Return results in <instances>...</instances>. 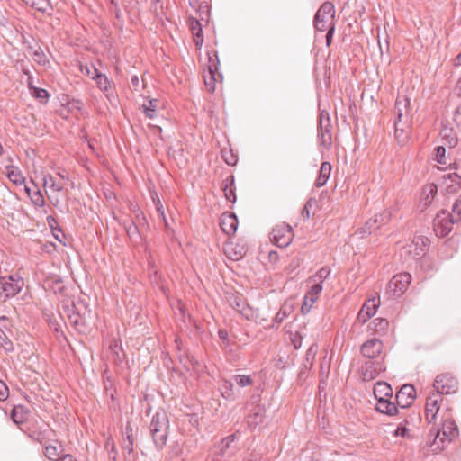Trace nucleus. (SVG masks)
I'll list each match as a JSON object with an SVG mask.
<instances>
[{"mask_svg":"<svg viewBox=\"0 0 461 461\" xmlns=\"http://www.w3.org/2000/svg\"><path fill=\"white\" fill-rule=\"evenodd\" d=\"M459 434L457 425L452 417L451 409L447 408L442 414L440 429H432L430 435L433 436L431 447L433 450H441L446 442H451Z\"/></svg>","mask_w":461,"mask_h":461,"instance_id":"obj_1","label":"nucleus"},{"mask_svg":"<svg viewBox=\"0 0 461 461\" xmlns=\"http://www.w3.org/2000/svg\"><path fill=\"white\" fill-rule=\"evenodd\" d=\"M169 422L167 413L158 411L152 418L149 433L156 447H162L166 445Z\"/></svg>","mask_w":461,"mask_h":461,"instance_id":"obj_2","label":"nucleus"},{"mask_svg":"<svg viewBox=\"0 0 461 461\" xmlns=\"http://www.w3.org/2000/svg\"><path fill=\"white\" fill-rule=\"evenodd\" d=\"M457 390L458 381L453 375L445 373L436 376L432 393H438L443 397V395L456 393Z\"/></svg>","mask_w":461,"mask_h":461,"instance_id":"obj_3","label":"nucleus"},{"mask_svg":"<svg viewBox=\"0 0 461 461\" xmlns=\"http://www.w3.org/2000/svg\"><path fill=\"white\" fill-rule=\"evenodd\" d=\"M234 435L221 439L213 448L212 453V461H230L236 453V447L233 445Z\"/></svg>","mask_w":461,"mask_h":461,"instance_id":"obj_4","label":"nucleus"},{"mask_svg":"<svg viewBox=\"0 0 461 461\" xmlns=\"http://www.w3.org/2000/svg\"><path fill=\"white\" fill-rule=\"evenodd\" d=\"M411 282V276L407 272L394 275L386 287V294L392 297H399L405 293Z\"/></svg>","mask_w":461,"mask_h":461,"instance_id":"obj_5","label":"nucleus"},{"mask_svg":"<svg viewBox=\"0 0 461 461\" xmlns=\"http://www.w3.org/2000/svg\"><path fill=\"white\" fill-rule=\"evenodd\" d=\"M331 122L329 113L321 111L319 115V131L318 138L320 144L325 149H330L332 144Z\"/></svg>","mask_w":461,"mask_h":461,"instance_id":"obj_6","label":"nucleus"},{"mask_svg":"<svg viewBox=\"0 0 461 461\" xmlns=\"http://www.w3.org/2000/svg\"><path fill=\"white\" fill-rule=\"evenodd\" d=\"M272 240L281 248L287 247L294 239L292 227L285 222L276 225L272 230Z\"/></svg>","mask_w":461,"mask_h":461,"instance_id":"obj_7","label":"nucleus"},{"mask_svg":"<svg viewBox=\"0 0 461 461\" xmlns=\"http://www.w3.org/2000/svg\"><path fill=\"white\" fill-rule=\"evenodd\" d=\"M24 285V282L20 277L13 276L0 277V288L5 293V297H14L19 294Z\"/></svg>","mask_w":461,"mask_h":461,"instance_id":"obj_8","label":"nucleus"},{"mask_svg":"<svg viewBox=\"0 0 461 461\" xmlns=\"http://www.w3.org/2000/svg\"><path fill=\"white\" fill-rule=\"evenodd\" d=\"M214 58L209 55V65L207 73L203 76L204 84L207 90L211 93L214 92L215 85L218 77H221V75L218 73L219 59L217 54H213Z\"/></svg>","mask_w":461,"mask_h":461,"instance_id":"obj_9","label":"nucleus"},{"mask_svg":"<svg viewBox=\"0 0 461 461\" xmlns=\"http://www.w3.org/2000/svg\"><path fill=\"white\" fill-rule=\"evenodd\" d=\"M442 401L443 397L438 393L430 392L428 395L425 405V419L429 423L436 420Z\"/></svg>","mask_w":461,"mask_h":461,"instance_id":"obj_10","label":"nucleus"},{"mask_svg":"<svg viewBox=\"0 0 461 461\" xmlns=\"http://www.w3.org/2000/svg\"><path fill=\"white\" fill-rule=\"evenodd\" d=\"M456 223L447 212L441 211L434 219V230L438 236L445 237L449 234Z\"/></svg>","mask_w":461,"mask_h":461,"instance_id":"obj_11","label":"nucleus"},{"mask_svg":"<svg viewBox=\"0 0 461 461\" xmlns=\"http://www.w3.org/2000/svg\"><path fill=\"white\" fill-rule=\"evenodd\" d=\"M384 370L385 366L384 362L366 361L361 366L359 374L361 379L367 382L374 380L380 372Z\"/></svg>","mask_w":461,"mask_h":461,"instance_id":"obj_12","label":"nucleus"},{"mask_svg":"<svg viewBox=\"0 0 461 461\" xmlns=\"http://www.w3.org/2000/svg\"><path fill=\"white\" fill-rule=\"evenodd\" d=\"M147 99H149V104H146V117L163 121L165 119L164 101L158 98H151L150 96H146Z\"/></svg>","mask_w":461,"mask_h":461,"instance_id":"obj_13","label":"nucleus"},{"mask_svg":"<svg viewBox=\"0 0 461 461\" xmlns=\"http://www.w3.org/2000/svg\"><path fill=\"white\" fill-rule=\"evenodd\" d=\"M428 246L429 240L427 238L418 237L411 243L406 245L403 251L406 254L412 255V258L417 259L425 255Z\"/></svg>","mask_w":461,"mask_h":461,"instance_id":"obj_14","label":"nucleus"},{"mask_svg":"<svg viewBox=\"0 0 461 461\" xmlns=\"http://www.w3.org/2000/svg\"><path fill=\"white\" fill-rule=\"evenodd\" d=\"M416 397V389L411 384H404L396 393L397 404L405 409L409 407Z\"/></svg>","mask_w":461,"mask_h":461,"instance_id":"obj_15","label":"nucleus"},{"mask_svg":"<svg viewBox=\"0 0 461 461\" xmlns=\"http://www.w3.org/2000/svg\"><path fill=\"white\" fill-rule=\"evenodd\" d=\"M230 305L235 309L240 314L249 320L253 318V309L246 303L244 298L240 294H232L229 298Z\"/></svg>","mask_w":461,"mask_h":461,"instance_id":"obj_16","label":"nucleus"},{"mask_svg":"<svg viewBox=\"0 0 461 461\" xmlns=\"http://www.w3.org/2000/svg\"><path fill=\"white\" fill-rule=\"evenodd\" d=\"M81 303H77V306L71 303L68 305L63 306V314H65L70 324L79 330L80 326L84 325V316L79 313V306ZM84 305V303H82Z\"/></svg>","mask_w":461,"mask_h":461,"instance_id":"obj_17","label":"nucleus"},{"mask_svg":"<svg viewBox=\"0 0 461 461\" xmlns=\"http://www.w3.org/2000/svg\"><path fill=\"white\" fill-rule=\"evenodd\" d=\"M384 348L383 342L377 339H371L366 340L361 346V354L369 359L378 357Z\"/></svg>","mask_w":461,"mask_h":461,"instance_id":"obj_18","label":"nucleus"},{"mask_svg":"<svg viewBox=\"0 0 461 461\" xmlns=\"http://www.w3.org/2000/svg\"><path fill=\"white\" fill-rule=\"evenodd\" d=\"M238 219L233 212H226L221 216V229L227 235H232L238 228Z\"/></svg>","mask_w":461,"mask_h":461,"instance_id":"obj_19","label":"nucleus"},{"mask_svg":"<svg viewBox=\"0 0 461 461\" xmlns=\"http://www.w3.org/2000/svg\"><path fill=\"white\" fill-rule=\"evenodd\" d=\"M396 119H411L410 100L407 96H398L395 101Z\"/></svg>","mask_w":461,"mask_h":461,"instance_id":"obj_20","label":"nucleus"},{"mask_svg":"<svg viewBox=\"0 0 461 461\" xmlns=\"http://www.w3.org/2000/svg\"><path fill=\"white\" fill-rule=\"evenodd\" d=\"M8 323L9 321L5 317L0 318V345L4 348L5 351H13L14 347L13 343L9 339L6 331H8Z\"/></svg>","mask_w":461,"mask_h":461,"instance_id":"obj_21","label":"nucleus"},{"mask_svg":"<svg viewBox=\"0 0 461 461\" xmlns=\"http://www.w3.org/2000/svg\"><path fill=\"white\" fill-rule=\"evenodd\" d=\"M6 176L10 182L17 186H22L25 183V177L23 176L22 171L14 166H6Z\"/></svg>","mask_w":461,"mask_h":461,"instance_id":"obj_22","label":"nucleus"},{"mask_svg":"<svg viewBox=\"0 0 461 461\" xmlns=\"http://www.w3.org/2000/svg\"><path fill=\"white\" fill-rule=\"evenodd\" d=\"M374 395L376 400L392 398L393 389L386 382H377L374 385Z\"/></svg>","mask_w":461,"mask_h":461,"instance_id":"obj_23","label":"nucleus"},{"mask_svg":"<svg viewBox=\"0 0 461 461\" xmlns=\"http://www.w3.org/2000/svg\"><path fill=\"white\" fill-rule=\"evenodd\" d=\"M375 409L377 411L390 416L399 414L398 408L390 401V398L377 400Z\"/></svg>","mask_w":461,"mask_h":461,"instance_id":"obj_24","label":"nucleus"},{"mask_svg":"<svg viewBox=\"0 0 461 461\" xmlns=\"http://www.w3.org/2000/svg\"><path fill=\"white\" fill-rule=\"evenodd\" d=\"M247 249L244 245H235L232 243L227 244L225 247V254L226 256L234 261H237L243 258L246 254Z\"/></svg>","mask_w":461,"mask_h":461,"instance_id":"obj_25","label":"nucleus"},{"mask_svg":"<svg viewBox=\"0 0 461 461\" xmlns=\"http://www.w3.org/2000/svg\"><path fill=\"white\" fill-rule=\"evenodd\" d=\"M314 27L320 32H325L330 29V27H335L334 19H332V16H319V14L316 13L314 16Z\"/></svg>","mask_w":461,"mask_h":461,"instance_id":"obj_26","label":"nucleus"},{"mask_svg":"<svg viewBox=\"0 0 461 461\" xmlns=\"http://www.w3.org/2000/svg\"><path fill=\"white\" fill-rule=\"evenodd\" d=\"M294 312V306L285 302L280 308L279 312L276 314L274 318V323L270 326L271 328H275L281 324L292 312Z\"/></svg>","mask_w":461,"mask_h":461,"instance_id":"obj_27","label":"nucleus"},{"mask_svg":"<svg viewBox=\"0 0 461 461\" xmlns=\"http://www.w3.org/2000/svg\"><path fill=\"white\" fill-rule=\"evenodd\" d=\"M331 172V165L329 162H322L321 165L319 176L315 181L316 187L323 186L328 181Z\"/></svg>","mask_w":461,"mask_h":461,"instance_id":"obj_28","label":"nucleus"},{"mask_svg":"<svg viewBox=\"0 0 461 461\" xmlns=\"http://www.w3.org/2000/svg\"><path fill=\"white\" fill-rule=\"evenodd\" d=\"M443 178L450 181V184L447 185V190L456 192L461 186V167L459 172L449 173L445 175Z\"/></svg>","mask_w":461,"mask_h":461,"instance_id":"obj_29","label":"nucleus"},{"mask_svg":"<svg viewBox=\"0 0 461 461\" xmlns=\"http://www.w3.org/2000/svg\"><path fill=\"white\" fill-rule=\"evenodd\" d=\"M148 188H149V195H150V200L155 206L158 215L164 221L165 225H167L163 204L161 203V200H160L158 193L154 190H151L149 186Z\"/></svg>","mask_w":461,"mask_h":461,"instance_id":"obj_30","label":"nucleus"},{"mask_svg":"<svg viewBox=\"0 0 461 461\" xmlns=\"http://www.w3.org/2000/svg\"><path fill=\"white\" fill-rule=\"evenodd\" d=\"M440 135L442 137L444 145L447 146L449 149L456 146L458 140L451 128L442 129Z\"/></svg>","mask_w":461,"mask_h":461,"instance_id":"obj_31","label":"nucleus"},{"mask_svg":"<svg viewBox=\"0 0 461 461\" xmlns=\"http://www.w3.org/2000/svg\"><path fill=\"white\" fill-rule=\"evenodd\" d=\"M190 28L194 36V43L197 47H201L203 41V29L200 22L193 19L190 23Z\"/></svg>","mask_w":461,"mask_h":461,"instance_id":"obj_32","label":"nucleus"},{"mask_svg":"<svg viewBox=\"0 0 461 461\" xmlns=\"http://www.w3.org/2000/svg\"><path fill=\"white\" fill-rule=\"evenodd\" d=\"M380 305V297L374 296L366 300L362 306L363 312L368 313V316H374Z\"/></svg>","mask_w":461,"mask_h":461,"instance_id":"obj_33","label":"nucleus"},{"mask_svg":"<svg viewBox=\"0 0 461 461\" xmlns=\"http://www.w3.org/2000/svg\"><path fill=\"white\" fill-rule=\"evenodd\" d=\"M109 351L110 357L113 359L114 362L122 363L123 361L124 353L117 341H113L110 344Z\"/></svg>","mask_w":461,"mask_h":461,"instance_id":"obj_34","label":"nucleus"},{"mask_svg":"<svg viewBox=\"0 0 461 461\" xmlns=\"http://www.w3.org/2000/svg\"><path fill=\"white\" fill-rule=\"evenodd\" d=\"M391 219H392L391 212L388 210H384L380 214H376V215H375L374 218L369 219L366 221V225H368V224L370 225L372 222H376L380 228L382 225H384V224H387L388 222H390Z\"/></svg>","mask_w":461,"mask_h":461,"instance_id":"obj_35","label":"nucleus"},{"mask_svg":"<svg viewBox=\"0 0 461 461\" xmlns=\"http://www.w3.org/2000/svg\"><path fill=\"white\" fill-rule=\"evenodd\" d=\"M148 264H149V276H150V279H151V283L153 285H157L158 286L160 287V277L158 276V266L156 265V262L155 260L152 258V257H149V259H148ZM161 288H163V286H161Z\"/></svg>","mask_w":461,"mask_h":461,"instance_id":"obj_36","label":"nucleus"},{"mask_svg":"<svg viewBox=\"0 0 461 461\" xmlns=\"http://www.w3.org/2000/svg\"><path fill=\"white\" fill-rule=\"evenodd\" d=\"M437 192L438 188L435 185H427L423 187L422 194L424 197L422 199L425 206H428L432 203Z\"/></svg>","mask_w":461,"mask_h":461,"instance_id":"obj_37","label":"nucleus"},{"mask_svg":"<svg viewBox=\"0 0 461 461\" xmlns=\"http://www.w3.org/2000/svg\"><path fill=\"white\" fill-rule=\"evenodd\" d=\"M30 56L32 57V60L39 65L45 66L49 63V60L43 52L41 46L36 44V49L34 51H30Z\"/></svg>","mask_w":461,"mask_h":461,"instance_id":"obj_38","label":"nucleus"},{"mask_svg":"<svg viewBox=\"0 0 461 461\" xmlns=\"http://www.w3.org/2000/svg\"><path fill=\"white\" fill-rule=\"evenodd\" d=\"M263 421V411L260 407H255L248 416V424L256 427Z\"/></svg>","mask_w":461,"mask_h":461,"instance_id":"obj_39","label":"nucleus"},{"mask_svg":"<svg viewBox=\"0 0 461 461\" xmlns=\"http://www.w3.org/2000/svg\"><path fill=\"white\" fill-rule=\"evenodd\" d=\"M371 325V329L377 333H384L389 327V321L386 319L375 318L372 321Z\"/></svg>","mask_w":461,"mask_h":461,"instance_id":"obj_40","label":"nucleus"},{"mask_svg":"<svg viewBox=\"0 0 461 461\" xmlns=\"http://www.w3.org/2000/svg\"><path fill=\"white\" fill-rule=\"evenodd\" d=\"M43 185L49 187L52 192H60L63 190V185L56 183L54 177L50 174L44 176Z\"/></svg>","mask_w":461,"mask_h":461,"instance_id":"obj_41","label":"nucleus"},{"mask_svg":"<svg viewBox=\"0 0 461 461\" xmlns=\"http://www.w3.org/2000/svg\"><path fill=\"white\" fill-rule=\"evenodd\" d=\"M96 82L97 86L102 90L103 92L108 94L112 89V84L110 80L107 78V77L104 74H100L97 78L95 79Z\"/></svg>","mask_w":461,"mask_h":461,"instance_id":"obj_42","label":"nucleus"},{"mask_svg":"<svg viewBox=\"0 0 461 461\" xmlns=\"http://www.w3.org/2000/svg\"><path fill=\"white\" fill-rule=\"evenodd\" d=\"M330 274V269L329 267H321L314 276L310 277L309 282H315L319 284H322V282L328 278Z\"/></svg>","mask_w":461,"mask_h":461,"instance_id":"obj_43","label":"nucleus"},{"mask_svg":"<svg viewBox=\"0 0 461 461\" xmlns=\"http://www.w3.org/2000/svg\"><path fill=\"white\" fill-rule=\"evenodd\" d=\"M58 447L53 445H48L44 448L45 456L51 461H59L61 456Z\"/></svg>","mask_w":461,"mask_h":461,"instance_id":"obj_44","label":"nucleus"},{"mask_svg":"<svg viewBox=\"0 0 461 461\" xmlns=\"http://www.w3.org/2000/svg\"><path fill=\"white\" fill-rule=\"evenodd\" d=\"M312 285L310 289V291L305 294L307 296V298H310V302L312 303H314L318 297H319V294H321V290H322V285L319 283H315V282H312Z\"/></svg>","mask_w":461,"mask_h":461,"instance_id":"obj_45","label":"nucleus"},{"mask_svg":"<svg viewBox=\"0 0 461 461\" xmlns=\"http://www.w3.org/2000/svg\"><path fill=\"white\" fill-rule=\"evenodd\" d=\"M317 14H319V16H332V19H334L335 8L333 4L331 2L323 3L317 11Z\"/></svg>","mask_w":461,"mask_h":461,"instance_id":"obj_46","label":"nucleus"},{"mask_svg":"<svg viewBox=\"0 0 461 461\" xmlns=\"http://www.w3.org/2000/svg\"><path fill=\"white\" fill-rule=\"evenodd\" d=\"M26 5H31L38 11L45 12L50 6L49 0H23Z\"/></svg>","mask_w":461,"mask_h":461,"instance_id":"obj_47","label":"nucleus"},{"mask_svg":"<svg viewBox=\"0 0 461 461\" xmlns=\"http://www.w3.org/2000/svg\"><path fill=\"white\" fill-rule=\"evenodd\" d=\"M148 126L155 137L152 144H155L157 147L161 146L163 144V138L160 135L161 127L159 125H155L151 123H149Z\"/></svg>","mask_w":461,"mask_h":461,"instance_id":"obj_48","label":"nucleus"},{"mask_svg":"<svg viewBox=\"0 0 461 461\" xmlns=\"http://www.w3.org/2000/svg\"><path fill=\"white\" fill-rule=\"evenodd\" d=\"M30 90L32 95L38 99L41 103L45 104L48 101L49 94L43 88L32 87L30 86Z\"/></svg>","mask_w":461,"mask_h":461,"instance_id":"obj_49","label":"nucleus"},{"mask_svg":"<svg viewBox=\"0 0 461 461\" xmlns=\"http://www.w3.org/2000/svg\"><path fill=\"white\" fill-rule=\"evenodd\" d=\"M448 215L452 218V221L456 223L461 221V200L457 199L452 205V211Z\"/></svg>","mask_w":461,"mask_h":461,"instance_id":"obj_50","label":"nucleus"},{"mask_svg":"<svg viewBox=\"0 0 461 461\" xmlns=\"http://www.w3.org/2000/svg\"><path fill=\"white\" fill-rule=\"evenodd\" d=\"M410 129L411 128H396L395 129V138L397 139L398 142L401 144H403L407 141L410 134Z\"/></svg>","mask_w":461,"mask_h":461,"instance_id":"obj_51","label":"nucleus"},{"mask_svg":"<svg viewBox=\"0 0 461 461\" xmlns=\"http://www.w3.org/2000/svg\"><path fill=\"white\" fill-rule=\"evenodd\" d=\"M233 378L236 384L240 387L251 385L253 384V380L250 375H236Z\"/></svg>","mask_w":461,"mask_h":461,"instance_id":"obj_52","label":"nucleus"},{"mask_svg":"<svg viewBox=\"0 0 461 461\" xmlns=\"http://www.w3.org/2000/svg\"><path fill=\"white\" fill-rule=\"evenodd\" d=\"M435 152H436L435 158H436L437 162H438L439 164H442V165H446L447 164V159L445 157L446 147L443 145L438 146L435 148Z\"/></svg>","mask_w":461,"mask_h":461,"instance_id":"obj_53","label":"nucleus"},{"mask_svg":"<svg viewBox=\"0 0 461 461\" xmlns=\"http://www.w3.org/2000/svg\"><path fill=\"white\" fill-rule=\"evenodd\" d=\"M317 203L316 200L311 198L309 199L306 203L304 204L303 210H302V216L305 219V220H309L310 217H311V210L312 209L313 206H315Z\"/></svg>","mask_w":461,"mask_h":461,"instance_id":"obj_54","label":"nucleus"},{"mask_svg":"<svg viewBox=\"0 0 461 461\" xmlns=\"http://www.w3.org/2000/svg\"><path fill=\"white\" fill-rule=\"evenodd\" d=\"M81 71L93 80L97 78V77L101 74L94 65H86L85 68H81Z\"/></svg>","mask_w":461,"mask_h":461,"instance_id":"obj_55","label":"nucleus"},{"mask_svg":"<svg viewBox=\"0 0 461 461\" xmlns=\"http://www.w3.org/2000/svg\"><path fill=\"white\" fill-rule=\"evenodd\" d=\"M178 359L185 370H189L190 366H193L194 365V359L185 353H180L178 355Z\"/></svg>","mask_w":461,"mask_h":461,"instance_id":"obj_56","label":"nucleus"},{"mask_svg":"<svg viewBox=\"0 0 461 461\" xmlns=\"http://www.w3.org/2000/svg\"><path fill=\"white\" fill-rule=\"evenodd\" d=\"M31 201L35 206L42 207L45 205L44 197L40 190L32 194L31 196Z\"/></svg>","mask_w":461,"mask_h":461,"instance_id":"obj_57","label":"nucleus"},{"mask_svg":"<svg viewBox=\"0 0 461 461\" xmlns=\"http://www.w3.org/2000/svg\"><path fill=\"white\" fill-rule=\"evenodd\" d=\"M125 433H126V436H127L128 443H124V448H126L129 451V453H131L133 450V448H132V446H133V430H132L131 428L127 426L126 429H125Z\"/></svg>","mask_w":461,"mask_h":461,"instance_id":"obj_58","label":"nucleus"},{"mask_svg":"<svg viewBox=\"0 0 461 461\" xmlns=\"http://www.w3.org/2000/svg\"><path fill=\"white\" fill-rule=\"evenodd\" d=\"M222 158L229 166L236 165L238 158L231 150H222Z\"/></svg>","mask_w":461,"mask_h":461,"instance_id":"obj_59","label":"nucleus"},{"mask_svg":"<svg viewBox=\"0 0 461 461\" xmlns=\"http://www.w3.org/2000/svg\"><path fill=\"white\" fill-rule=\"evenodd\" d=\"M224 195L229 202L234 203L236 201V195L231 186L225 185L223 188Z\"/></svg>","mask_w":461,"mask_h":461,"instance_id":"obj_60","label":"nucleus"},{"mask_svg":"<svg viewBox=\"0 0 461 461\" xmlns=\"http://www.w3.org/2000/svg\"><path fill=\"white\" fill-rule=\"evenodd\" d=\"M379 228V225H377L376 222H372L370 225H366V222L365 223V226L361 229H358L357 232L362 234V233H371L373 230Z\"/></svg>","mask_w":461,"mask_h":461,"instance_id":"obj_61","label":"nucleus"},{"mask_svg":"<svg viewBox=\"0 0 461 461\" xmlns=\"http://www.w3.org/2000/svg\"><path fill=\"white\" fill-rule=\"evenodd\" d=\"M218 336L225 347H228L230 345L229 334L226 330L220 329L218 330Z\"/></svg>","mask_w":461,"mask_h":461,"instance_id":"obj_62","label":"nucleus"},{"mask_svg":"<svg viewBox=\"0 0 461 461\" xmlns=\"http://www.w3.org/2000/svg\"><path fill=\"white\" fill-rule=\"evenodd\" d=\"M396 128H411V119H396L394 122Z\"/></svg>","mask_w":461,"mask_h":461,"instance_id":"obj_63","label":"nucleus"},{"mask_svg":"<svg viewBox=\"0 0 461 461\" xmlns=\"http://www.w3.org/2000/svg\"><path fill=\"white\" fill-rule=\"evenodd\" d=\"M395 436H400L402 438H407L409 437V430L408 429L402 425V423L398 426L397 429L394 432Z\"/></svg>","mask_w":461,"mask_h":461,"instance_id":"obj_64","label":"nucleus"}]
</instances>
